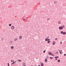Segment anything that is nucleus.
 <instances>
[{
	"label": "nucleus",
	"instance_id": "f257e3e1",
	"mask_svg": "<svg viewBox=\"0 0 66 66\" xmlns=\"http://www.w3.org/2000/svg\"><path fill=\"white\" fill-rule=\"evenodd\" d=\"M63 28H65V26H64V25L61 26V27H59V30H63Z\"/></svg>",
	"mask_w": 66,
	"mask_h": 66
},
{
	"label": "nucleus",
	"instance_id": "f03ea898",
	"mask_svg": "<svg viewBox=\"0 0 66 66\" xmlns=\"http://www.w3.org/2000/svg\"><path fill=\"white\" fill-rule=\"evenodd\" d=\"M48 54L49 55H52V56H54V54H52L51 53V52H48Z\"/></svg>",
	"mask_w": 66,
	"mask_h": 66
},
{
	"label": "nucleus",
	"instance_id": "7ed1b4c3",
	"mask_svg": "<svg viewBox=\"0 0 66 66\" xmlns=\"http://www.w3.org/2000/svg\"><path fill=\"white\" fill-rule=\"evenodd\" d=\"M14 28L15 27H14V26H12L11 27V30H14Z\"/></svg>",
	"mask_w": 66,
	"mask_h": 66
},
{
	"label": "nucleus",
	"instance_id": "20e7f679",
	"mask_svg": "<svg viewBox=\"0 0 66 66\" xmlns=\"http://www.w3.org/2000/svg\"><path fill=\"white\" fill-rule=\"evenodd\" d=\"M18 40V39L17 38H15L14 39V41L15 42V41H16Z\"/></svg>",
	"mask_w": 66,
	"mask_h": 66
},
{
	"label": "nucleus",
	"instance_id": "39448f33",
	"mask_svg": "<svg viewBox=\"0 0 66 66\" xmlns=\"http://www.w3.org/2000/svg\"><path fill=\"white\" fill-rule=\"evenodd\" d=\"M58 23L59 24H60L61 23V22L60 21H59L58 22Z\"/></svg>",
	"mask_w": 66,
	"mask_h": 66
},
{
	"label": "nucleus",
	"instance_id": "423d86ee",
	"mask_svg": "<svg viewBox=\"0 0 66 66\" xmlns=\"http://www.w3.org/2000/svg\"><path fill=\"white\" fill-rule=\"evenodd\" d=\"M55 43H56L55 42H53V45H55Z\"/></svg>",
	"mask_w": 66,
	"mask_h": 66
},
{
	"label": "nucleus",
	"instance_id": "0eeeda50",
	"mask_svg": "<svg viewBox=\"0 0 66 66\" xmlns=\"http://www.w3.org/2000/svg\"><path fill=\"white\" fill-rule=\"evenodd\" d=\"M17 61H18V62H21V60H18Z\"/></svg>",
	"mask_w": 66,
	"mask_h": 66
},
{
	"label": "nucleus",
	"instance_id": "6e6552de",
	"mask_svg": "<svg viewBox=\"0 0 66 66\" xmlns=\"http://www.w3.org/2000/svg\"><path fill=\"white\" fill-rule=\"evenodd\" d=\"M22 36H20L19 37V39H21L22 38Z\"/></svg>",
	"mask_w": 66,
	"mask_h": 66
},
{
	"label": "nucleus",
	"instance_id": "1a4fd4ad",
	"mask_svg": "<svg viewBox=\"0 0 66 66\" xmlns=\"http://www.w3.org/2000/svg\"><path fill=\"white\" fill-rule=\"evenodd\" d=\"M47 59H45V62H47Z\"/></svg>",
	"mask_w": 66,
	"mask_h": 66
},
{
	"label": "nucleus",
	"instance_id": "9d476101",
	"mask_svg": "<svg viewBox=\"0 0 66 66\" xmlns=\"http://www.w3.org/2000/svg\"><path fill=\"white\" fill-rule=\"evenodd\" d=\"M47 20H50V18H47L46 19Z\"/></svg>",
	"mask_w": 66,
	"mask_h": 66
},
{
	"label": "nucleus",
	"instance_id": "9b49d317",
	"mask_svg": "<svg viewBox=\"0 0 66 66\" xmlns=\"http://www.w3.org/2000/svg\"><path fill=\"white\" fill-rule=\"evenodd\" d=\"M61 60H57L58 62H60Z\"/></svg>",
	"mask_w": 66,
	"mask_h": 66
},
{
	"label": "nucleus",
	"instance_id": "f8f14e48",
	"mask_svg": "<svg viewBox=\"0 0 66 66\" xmlns=\"http://www.w3.org/2000/svg\"><path fill=\"white\" fill-rule=\"evenodd\" d=\"M14 62V60H12L11 61V62Z\"/></svg>",
	"mask_w": 66,
	"mask_h": 66
},
{
	"label": "nucleus",
	"instance_id": "ddd939ff",
	"mask_svg": "<svg viewBox=\"0 0 66 66\" xmlns=\"http://www.w3.org/2000/svg\"><path fill=\"white\" fill-rule=\"evenodd\" d=\"M66 33L65 32H63V34L65 35L66 34Z\"/></svg>",
	"mask_w": 66,
	"mask_h": 66
},
{
	"label": "nucleus",
	"instance_id": "4468645a",
	"mask_svg": "<svg viewBox=\"0 0 66 66\" xmlns=\"http://www.w3.org/2000/svg\"><path fill=\"white\" fill-rule=\"evenodd\" d=\"M61 51H60V54H62V50H61Z\"/></svg>",
	"mask_w": 66,
	"mask_h": 66
},
{
	"label": "nucleus",
	"instance_id": "2eb2a0df",
	"mask_svg": "<svg viewBox=\"0 0 66 66\" xmlns=\"http://www.w3.org/2000/svg\"><path fill=\"white\" fill-rule=\"evenodd\" d=\"M55 59H56V58H59V56H57L56 57H55Z\"/></svg>",
	"mask_w": 66,
	"mask_h": 66
},
{
	"label": "nucleus",
	"instance_id": "dca6fc26",
	"mask_svg": "<svg viewBox=\"0 0 66 66\" xmlns=\"http://www.w3.org/2000/svg\"><path fill=\"white\" fill-rule=\"evenodd\" d=\"M14 48V47L13 46H12L11 47V49H13Z\"/></svg>",
	"mask_w": 66,
	"mask_h": 66
},
{
	"label": "nucleus",
	"instance_id": "f3484780",
	"mask_svg": "<svg viewBox=\"0 0 66 66\" xmlns=\"http://www.w3.org/2000/svg\"><path fill=\"white\" fill-rule=\"evenodd\" d=\"M63 31H62L61 32V34H63Z\"/></svg>",
	"mask_w": 66,
	"mask_h": 66
},
{
	"label": "nucleus",
	"instance_id": "a211bd4d",
	"mask_svg": "<svg viewBox=\"0 0 66 66\" xmlns=\"http://www.w3.org/2000/svg\"><path fill=\"white\" fill-rule=\"evenodd\" d=\"M50 59H53V57H50Z\"/></svg>",
	"mask_w": 66,
	"mask_h": 66
},
{
	"label": "nucleus",
	"instance_id": "6ab92c4d",
	"mask_svg": "<svg viewBox=\"0 0 66 66\" xmlns=\"http://www.w3.org/2000/svg\"><path fill=\"white\" fill-rule=\"evenodd\" d=\"M54 4H56L57 3V2H54Z\"/></svg>",
	"mask_w": 66,
	"mask_h": 66
},
{
	"label": "nucleus",
	"instance_id": "aec40b11",
	"mask_svg": "<svg viewBox=\"0 0 66 66\" xmlns=\"http://www.w3.org/2000/svg\"><path fill=\"white\" fill-rule=\"evenodd\" d=\"M47 40H48V38H46L45 39V40L46 41H47Z\"/></svg>",
	"mask_w": 66,
	"mask_h": 66
},
{
	"label": "nucleus",
	"instance_id": "412c9836",
	"mask_svg": "<svg viewBox=\"0 0 66 66\" xmlns=\"http://www.w3.org/2000/svg\"><path fill=\"white\" fill-rule=\"evenodd\" d=\"M9 26H12V24H9Z\"/></svg>",
	"mask_w": 66,
	"mask_h": 66
},
{
	"label": "nucleus",
	"instance_id": "4be33fe9",
	"mask_svg": "<svg viewBox=\"0 0 66 66\" xmlns=\"http://www.w3.org/2000/svg\"><path fill=\"white\" fill-rule=\"evenodd\" d=\"M15 64V62H13L11 64V65H12L13 64Z\"/></svg>",
	"mask_w": 66,
	"mask_h": 66
},
{
	"label": "nucleus",
	"instance_id": "5701e85b",
	"mask_svg": "<svg viewBox=\"0 0 66 66\" xmlns=\"http://www.w3.org/2000/svg\"><path fill=\"white\" fill-rule=\"evenodd\" d=\"M50 39H47V41H48V42L49 41H50Z\"/></svg>",
	"mask_w": 66,
	"mask_h": 66
},
{
	"label": "nucleus",
	"instance_id": "b1692460",
	"mask_svg": "<svg viewBox=\"0 0 66 66\" xmlns=\"http://www.w3.org/2000/svg\"><path fill=\"white\" fill-rule=\"evenodd\" d=\"M51 42L50 41H48V42H47V43H50Z\"/></svg>",
	"mask_w": 66,
	"mask_h": 66
},
{
	"label": "nucleus",
	"instance_id": "393cba45",
	"mask_svg": "<svg viewBox=\"0 0 66 66\" xmlns=\"http://www.w3.org/2000/svg\"><path fill=\"white\" fill-rule=\"evenodd\" d=\"M57 38H56L55 39V40H57Z\"/></svg>",
	"mask_w": 66,
	"mask_h": 66
},
{
	"label": "nucleus",
	"instance_id": "a878e982",
	"mask_svg": "<svg viewBox=\"0 0 66 66\" xmlns=\"http://www.w3.org/2000/svg\"><path fill=\"white\" fill-rule=\"evenodd\" d=\"M45 52H46V50H45L43 52V53H45Z\"/></svg>",
	"mask_w": 66,
	"mask_h": 66
},
{
	"label": "nucleus",
	"instance_id": "bb28decb",
	"mask_svg": "<svg viewBox=\"0 0 66 66\" xmlns=\"http://www.w3.org/2000/svg\"><path fill=\"white\" fill-rule=\"evenodd\" d=\"M44 66V64L42 63V66Z\"/></svg>",
	"mask_w": 66,
	"mask_h": 66
},
{
	"label": "nucleus",
	"instance_id": "cd10ccee",
	"mask_svg": "<svg viewBox=\"0 0 66 66\" xmlns=\"http://www.w3.org/2000/svg\"><path fill=\"white\" fill-rule=\"evenodd\" d=\"M8 66H10V64H9V63H8Z\"/></svg>",
	"mask_w": 66,
	"mask_h": 66
},
{
	"label": "nucleus",
	"instance_id": "c85d7f7f",
	"mask_svg": "<svg viewBox=\"0 0 66 66\" xmlns=\"http://www.w3.org/2000/svg\"><path fill=\"white\" fill-rule=\"evenodd\" d=\"M25 65V64L24 63H23V65Z\"/></svg>",
	"mask_w": 66,
	"mask_h": 66
},
{
	"label": "nucleus",
	"instance_id": "c756f323",
	"mask_svg": "<svg viewBox=\"0 0 66 66\" xmlns=\"http://www.w3.org/2000/svg\"><path fill=\"white\" fill-rule=\"evenodd\" d=\"M66 54H64V55L65 56V55H66Z\"/></svg>",
	"mask_w": 66,
	"mask_h": 66
},
{
	"label": "nucleus",
	"instance_id": "7c9ffc66",
	"mask_svg": "<svg viewBox=\"0 0 66 66\" xmlns=\"http://www.w3.org/2000/svg\"><path fill=\"white\" fill-rule=\"evenodd\" d=\"M62 43V42H60V44H61Z\"/></svg>",
	"mask_w": 66,
	"mask_h": 66
},
{
	"label": "nucleus",
	"instance_id": "2f4dec72",
	"mask_svg": "<svg viewBox=\"0 0 66 66\" xmlns=\"http://www.w3.org/2000/svg\"><path fill=\"white\" fill-rule=\"evenodd\" d=\"M23 66H26V65H24Z\"/></svg>",
	"mask_w": 66,
	"mask_h": 66
},
{
	"label": "nucleus",
	"instance_id": "473e14b6",
	"mask_svg": "<svg viewBox=\"0 0 66 66\" xmlns=\"http://www.w3.org/2000/svg\"><path fill=\"white\" fill-rule=\"evenodd\" d=\"M55 60H57V58H56L55 59Z\"/></svg>",
	"mask_w": 66,
	"mask_h": 66
},
{
	"label": "nucleus",
	"instance_id": "72a5a7b5",
	"mask_svg": "<svg viewBox=\"0 0 66 66\" xmlns=\"http://www.w3.org/2000/svg\"><path fill=\"white\" fill-rule=\"evenodd\" d=\"M14 62H15V63H16V61H15Z\"/></svg>",
	"mask_w": 66,
	"mask_h": 66
},
{
	"label": "nucleus",
	"instance_id": "f704fd0d",
	"mask_svg": "<svg viewBox=\"0 0 66 66\" xmlns=\"http://www.w3.org/2000/svg\"><path fill=\"white\" fill-rule=\"evenodd\" d=\"M28 18V17H27V18H26V19Z\"/></svg>",
	"mask_w": 66,
	"mask_h": 66
},
{
	"label": "nucleus",
	"instance_id": "c9c22d12",
	"mask_svg": "<svg viewBox=\"0 0 66 66\" xmlns=\"http://www.w3.org/2000/svg\"><path fill=\"white\" fill-rule=\"evenodd\" d=\"M38 66H40V65H39Z\"/></svg>",
	"mask_w": 66,
	"mask_h": 66
},
{
	"label": "nucleus",
	"instance_id": "e433bc0d",
	"mask_svg": "<svg viewBox=\"0 0 66 66\" xmlns=\"http://www.w3.org/2000/svg\"><path fill=\"white\" fill-rule=\"evenodd\" d=\"M59 50V51H60V50Z\"/></svg>",
	"mask_w": 66,
	"mask_h": 66
},
{
	"label": "nucleus",
	"instance_id": "4c0bfd02",
	"mask_svg": "<svg viewBox=\"0 0 66 66\" xmlns=\"http://www.w3.org/2000/svg\"><path fill=\"white\" fill-rule=\"evenodd\" d=\"M31 66H33V65H31Z\"/></svg>",
	"mask_w": 66,
	"mask_h": 66
},
{
	"label": "nucleus",
	"instance_id": "58836bf2",
	"mask_svg": "<svg viewBox=\"0 0 66 66\" xmlns=\"http://www.w3.org/2000/svg\"><path fill=\"white\" fill-rule=\"evenodd\" d=\"M3 39H2V40H3Z\"/></svg>",
	"mask_w": 66,
	"mask_h": 66
},
{
	"label": "nucleus",
	"instance_id": "ea45409f",
	"mask_svg": "<svg viewBox=\"0 0 66 66\" xmlns=\"http://www.w3.org/2000/svg\"><path fill=\"white\" fill-rule=\"evenodd\" d=\"M24 20H26V19H24Z\"/></svg>",
	"mask_w": 66,
	"mask_h": 66
},
{
	"label": "nucleus",
	"instance_id": "a19ab883",
	"mask_svg": "<svg viewBox=\"0 0 66 66\" xmlns=\"http://www.w3.org/2000/svg\"><path fill=\"white\" fill-rule=\"evenodd\" d=\"M41 65L42 66V64H41Z\"/></svg>",
	"mask_w": 66,
	"mask_h": 66
}]
</instances>
